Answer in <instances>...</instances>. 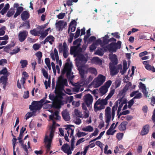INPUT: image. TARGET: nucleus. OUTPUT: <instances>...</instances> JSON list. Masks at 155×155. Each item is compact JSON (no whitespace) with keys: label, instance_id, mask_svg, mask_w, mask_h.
Listing matches in <instances>:
<instances>
[{"label":"nucleus","instance_id":"nucleus-43","mask_svg":"<svg viewBox=\"0 0 155 155\" xmlns=\"http://www.w3.org/2000/svg\"><path fill=\"white\" fill-rule=\"evenodd\" d=\"M64 85L62 83H57L56 86V89L58 88L59 90H61L63 89Z\"/></svg>","mask_w":155,"mask_h":155},{"label":"nucleus","instance_id":"nucleus-13","mask_svg":"<svg viewBox=\"0 0 155 155\" xmlns=\"http://www.w3.org/2000/svg\"><path fill=\"white\" fill-rule=\"evenodd\" d=\"M61 150L68 155L71 154L72 152L68 144L67 143L64 144L61 147Z\"/></svg>","mask_w":155,"mask_h":155},{"label":"nucleus","instance_id":"nucleus-48","mask_svg":"<svg viewBox=\"0 0 155 155\" xmlns=\"http://www.w3.org/2000/svg\"><path fill=\"white\" fill-rule=\"evenodd\" d=\"M87 134L86 133L84 132H81L78 131V132L76 134V135L78 137H84Z\"/></svg>","mask_w":155,"mask_h":155},{"label":"nucleus","instance_id":"nucleus-42","mask_svg":"<svg viewBox=\"0 0 155 155\" xmlns=\"http://www.w3.org/2000/svg\"><path fill=\"white\" fill-rule=\"evenodd\" d=\"M69 34V38L68 39V43H71L73 39L74 36V34L71 32Z\"/></svg>","mask_w":155,"mask_h":155},{"label":"nucleus","instance_id":"nucleus-4","mask_svg":"<svg viewBox=\"0 0 155 155\" xmlns=\"http://www.w3.org/2000/svg\"><path fill=\"white\" fill-rule=\"evenodd\" d=\"M80 43L78 44L76 46H72L70 49V54L71 55H73L74 57L78 58L82 53L81 48L80 47Z\"/></svg>","mask_w":155,"mask_h":155},{"label":"nucleus","instance_id":"nucleus-38","mask_svg":"<svg viewBox=\"0 0 155 155\" xmlns=\"http://www.w3.org/2000/svg\"><path fill=\"white\" fill-rule=\"evenodd\" d=\"M74 25V26H76L77 25V22L75 20H73L71 21L70 24L69 25V27L68 29V34L70 33V26H72V25Z\"/></svg>","mask_w":155,"mask_h":155},{"label":"nucleus","instance_id":"nucleus-11","mask_svg":"<svg viewBox=\"0 0 155 155\" xmlns=\"http://www.w3.org/2000/svg\"><path fill=\"white\" fill-rule=\"evenodd\" d=\"M109 58L111 62L109 63V65H117L118 62V60L117 55L113 54L109 55Z\"/></svg>","mask_w":155,"mask_h":155},{"label":"nucleus","instance_id":"nucleus-25","mask_svg":"<svg viewBox=\"0 0 155 155\" xmlns=\"http://www.w3.org/2000/svg\"><path fill=\"white\" fill-rule=\"evenodd\" d=\"M24 10V8L21 6H19L17 8V10L15 14L14 17L16 18L17 16L20 15Z\"/></svg>","mask_w":155,"mask_h":155},{"label":"nucleus","instance_id":"nucleus-49","mask_svg":"<svg viewBox=\"0 0 155 155\" xmlns=\"http://www.w3.org/2000/svg\"><path fill=\"white\" fill-rule=\"evenodd\" d=\"M20 51V49L19 48L14 49L12 51V52H10V54L11 55L15 54L18 53Z\"/></svg>","mask_w":155,"mask_h":155},{"label":"nucleus","instance_id":"nucleus-22","mask_svg":"<svg viewBox=\"0 0 155 155\" xmlns=\"http://www.w3.org/2000/svg\"><path fill=\"white\" fill-rule=\"evenodd\" d=\"M77 59L79 61L83 62L85 64L87 62L88 60V57L86 56L85 57V56L82 54L80 55Z\"/></svg>","mask_w":155,"mask_h":155},{"label":"nucleus","instance_id":"nucleus-58","mask_svg":"<svg viewBox=\"0 0 155 155\" xmlns=\"http://www.w3.org/2000/svg\"><path fill=\"white\" fill-rule=\"evenodd\" d=\"M126 92V91L125 90L123 89L120 92L119 95L120 96H122V97H123V98L125 95ZM123 100H124L123 99Z\"/></svg>","mask_w":155,"mask_h":155},{"label":"nucleus","instance_id":"nucleus-8","mask_svg":"<svg viewBox=\"0 0 155 155\" xmlns=\"http://www.w3.org/2000/svg\"><path fill=\"white\" fill-rule=\"evenodd\" d=\"M42 107V104H39L38 101H34L31 103V105L29 106V108L31 111H35L40 110Z\"/></svg>","mask_w":155,"mask_h":155},{"label":"nucleus","instance_id":"nucleus-61","mask_svg":"<svg viewBox=\"0 0 155 155\" xmlns=\"http://www.w3.org/2000/svg\"><path fill=\"white\" fill-rule=\"evenodd\" d=\"M48 143L47 144L46 146V147L47 148L46 151L47 152H49L50 149L51 147V143L50 141L49 142H47Z\"/></svg>","mask_w":155,"mask_h":155},{"label":"nucleus","instance_id":"nucleus-46","mask_svg":"<svg viewBox=\"0 0 155 155\" xmlns=\"http://www.w3.org/2000/svg\"><path fill=\"white\" fill-rule=\"evenodd\" d=\"M74 113L75 115L77 116V117H82V114L80 112L78 109H75L74 110Z\"/></svg>","mask_w":155,"mask_h":155},{"label":"nucleus","instance_id":"nucleus-5","mask_svg":"<svg viewBox=\"0 0 155 155\" xmlns=\"http://www.w3.org/2000/svg\"><path fill=\"white\" fill-rule=\"evenodd\" d=\"M72 64L67 62L65 64L64 68L63 70L62 71V74H64L66 72V76L68 78L70 79L71 74H73V73L71 74Z\"/></svg>","mask_w":155,"mask_h":155},{"label":"nucleus","instance_id":"nucleus-7","mask_svg":"<svg viewBox=\"0 0 155 155\" xmlns=\"http://www.w3.org/2000/svg\"><path fill=\"white\" fill-rule=\"evenodd\" d=\"M116 65H109L110 74L112 76L116 75L119 72V70L122 69L121 64H118L117 66H115Z\"/></svg>","mask_w":155,"mask_h":155},{"label":"nucleus","instance_id":"nucleus-12","mask_svg":"<svg viewBox=\"0 0 155 155\" xmlns=\"http://www.w3.org/2000/svg\"><path fill=\"white\" fill-rule=\"evenodd\" d=\"M139 91L137 90L135 91L132 92L130 94L131 97H134L133 98V99H140L143 97L141 93L139 92Z\"/></svg>","mask_w":155,"mask_h":155},{"label":"nucleus","instance_id":"nucleus-60","mask_svg":"<svg viewBox=\"0 0 155 155\" xmlns=\"http://www.w3.org/2000/svg\"><path fill=\"white\" fill-rule=\"evenodd\" d=\"M5 28V26H3L2 28H0V36L4 35L5 34L4 30Z\"/></svg>","mask_w":155,"mask_h":155},{"label":"nucleus","instance_id":"nucleus-57","mask_svg":"<svg viewBox=\"0 0 155 155\" xmlns=\"http://www.w3.org/2000/svg\"><path fill=\"white\" fill-rule=\"evenodd\" d=\"M75 123L78 125L80 124L81 122V120L79 118V117H76V120H74Z\"/></svg>","mask_w":155,"mask_h":155},{"label":"nucleus","instance_id":"nucleus-1","mask_svg":"<svg viewBox=\"0 0 155 155\" xmlns=\"http://www.w3.org/2000/svg\"><path fill=\"white\" fill-rule=\"evenodd\" d=\"M121 45V42L119 41L117 43L111 42L106 46L102 45L101 47L103 48L105 52L108 51L110 52H115L118 49H120Z\"/></svg>","mask_w":155,"mask_h":155},{"label":"nucleus","instance_id":"nucleus-33","mask_svg":"<svg viewBox=\"0 0 155 155\" xmlns=\"http://www.w3.org/2000/svg\"><path fill=\"white\" fill-rule=\"evenodd\" d=\"M36 111H33L32 112H28L26 115V119L27 120L31 117L32 116H35Z\"/></svg>","mask_w":155,"mask_h":155},{"label":"nucleus","instance_id":"nucleus-52","mask_svg":"<svg viewBox=\"0 0 155 155\" xmlns=\"http://www.w3.org/2000/svg\"><path fill=\"white\" fill-rule=\"evenodd\" d=\"M111 81L110 80H109L106 82L104 85V86L108 89V88L110 87V86L111 85Z\"/></svg>","mask_w":155,"mask_h":155},{"label":"nucleus","instance_id":"nucleus-3","mask_svg":"<svg viewBox=\"0 0 155 155\" xmlns=\"http://www.w3.org/2000/svg\"><path fill=\"white\" fill-rule=\"evenodd\" d=\"M108 99L106 97L105 99H98L95 103L94 108L95 112L104 109L105 108V105H107L108 103Z\"/></svg>","mask_w":155,"mask_h":155},{"label":"nucleus","instance_id":"nucleus-28","mask_svg":"<svg viewBox=\"0 0 155 155\" xmlns=\"http://www.w3.org/2000/svg\"><path fill=\"white\" fill-rule=\"evenodd\" d=\"M48 42H49L50 45H52L53 42L54 41V38L51 35H50L46 38Z\"/></svg>","mask_w":155,"mask_h":155},{"label":"nucleus","instance_id":"nucleus-45","mask_svg":"<svg viewBox=\"0 0 155 155\" xmlns=\"http://www.w3.org/2000/svg\"><path fill=\"white\" fill-rule=\"evenodd\" d=\"M64 21H63L60 20L58 22L56 23V27L60 29L61 28V26L62 25Z\"/></svg>","mask_w":155,"mask_h":155},{"label":"nucleus","instance_id":"nucleus-20","mask_svg":"<svg viewBox=\"0 0 155 155\" xmlns=\"http://www.w3.org/2000/svg\"><path fill=\"white\" fill-rule=\"evenodd\" d=\"M62 116L65 121H68L70 119L69 113L66 110H64L62 112Z\"/></svg>","mask_w":155,"mask_h":155},{"label":"nucleus","instance_id":"nucleus-63","mask_svg":"<svg viewBox=\"0 0 155 155\" xmlns=\"http://www.w3.org/2000/svg\"><path fill=\"white\" fill-rule=\"evenodd\" d=\"M40 34H41V35L40 37L42 38H44L47 35L48 32H47L45 31L43 32Z\"/></svg>","mask_w":155,"mask_h":155},{"label":"nucleus","instance_id":"nucleus-18","mask_svg":"<svg viewBox=\"0 0 155 155\" xmlns=\"http://www.w3.org/2000/svg\"><path fill=\"white\" fill-rule=\"evenodd\" d=\"M67 127L65 128L66 130H67L68 136H69L70 133V137H71L72 136H73L74 132V129L71 128V127L73 126L71 125H67L66 126Z\"/></svg>","mask_w":155,"mask_h":155},{"label":"nucleus","instance_id":"nucleus-2","mask_svg":"<svg viewBox=\"0 0 155 155\" xmlns=\"http://www.w3.org/2000/svg\"><path fill=\"white\" fill-rule=\"evenodd\" d=\"M126 103V100H123V97L120 98L115 103L112 109V120H113L114 118L115 111L117 110L118 104H120L117 111V115L119 114L121 110V108L124 104Z\"/></svg>","mask_w":155,"mask_h":155},{"label":"nucleus","instance_id":"nucleus-35","mask_svg":"<svg viewBox=\"0 0 155 155\" xmlns=\"http://www.w3.org/2000/svg\"><path fill=\"white\" fill-rule=\"evenodd\" d=\"M20 63L21 64V68H22L26 67L28 64V61L25 60H21Z\"/></svg>","mask_w":155,"mask_h":155},{"label":"nucleus","instance_id":"nucleus-64","mask_svg":"<svg viewBox=\"0 0 155 155\" xmlns=\"http://www.w3.org/2000/svg\"><path fill=\"white\" fill-rule=\"evenodd\" d=\"M40 48V46L39 45L37 44H35L33 45V48L35 50H38Z\"/></svg>","mask_w":155,"mask_h":155},{"label":"nucleus","instance_id":"nucleus-32","mask_svg":"<svg viewBox=\"0 0 155 155\" xmlns=\"http://www.w3.org/2000/svg\"><path fill=\"white\" fill-rule=\"evenodd\" d=\"M8 79L7 76H1L0 78L1 83H2V84H7Z\"/></svg>","mask_w":155,"mask_h":155},{"label":"nucleus","instance_id":"nucleus-37","mask_svg":"<svg viewBox=\"0 0 155 155\" xmlns=\"http://www.w3.org/2000/svg\"><path fill=\"white\" fill-rule=\"evenodd\" d=\"M104 51L103 48H101L100 49L97 50L95 52V54L98 55L102 56L104 54Z\"/></svg>","mask_w":155,"mask_h":155},{"label":"nucleus","instance_id":"nucleus-15","mask_svg":"<svg viewBox=\"0 0 155 155\" xmlns=\"http://www.w3.org/2000/svg\"><path fill=\"white\" fill-rule=\"evenodd\" d=\"M54 54L52 52L51 53L50 55L53 61H55L56 59L57 62L58 63L59 60V58L58 52L56 48L54 49Z\"/></svg>","mask_w":155,"mask_h":155},{"label":"nucleus","instance_id":"nucleus-31","mask_svg":"<svg viewBox=\"0 0 155 155\" xmlns=\"http://www.w3.org/2000/svg\"><path fill=\"white\" fill-rule=\"evenodd\" d=\"M89 73L94 74L95 76L97 74V71L96 69L94 68L90 67L88 68Z\"/></svg>","mask_w":155,"mask_h":155},{"label":"nucleus","instance_id":"nucleus-40","mask_svg":"<svg viewBox=\"0 0 155 155\" xmlns=\"http://www.w3.org/2000/svg\"><path fill=\"white\" fill-rule=\"evenodd\" d=\"M30 32L31 35L35 36L38 35L39 34H40L39 32L37 31L36 29H34L32 30H31Z\"/></svg>","mask_w":155,"mask_h":155},{"label":"nucleus","instance_id":"nucleus-39","mask_svg":"<svg viewBox=\"0 0 155 155\" xmlns=\"http://www.w3.org/2000/svg\"><path fill=\"white\" fill-rule=\"evenodd\" d=\"M145 68L148 70H151L153 72H155V68L150 65H146L145 66Z\"/></svg>","mask_w":155,"mask_h":155},{"label":"nucleus","instance_id":"nucleus-26","mask_svg":"<svg viewBox=\"0 0 155 155\" xmlns=\"http://www.w3.org/2000/svg\"><path fill=\"white\" fill-rule=\"evenodd\" d=\"M25 27L26 29H29L30 28V24L28 20L25 21L22 23L20 26V28Z\"/></svg>","mask_w":155,"mask_h":155},{"label":"nucleus","instance_id":"nucleus-10","mask_svg":"<svg viewBox=\"0 0 155 155\" xmlns=\"http://www.w3.org/2000/svg\"><path fill=\"white\" fill-rule=\"evenodd\" d=\"M105 77L103 75L100 74L98 75L96 81L95 85L97 87L101 85L105 81Z\"/></svg>","mask_w":155,"mask_h":155},{"label":"nucleus","instance_id":"nucleus-29","mask_svg":"<svg viewBox=\"0 0 155 155\" xmlns=\"http://www.w3.org/2000/svg\"><path fill=\"white\" fill-rule=\"evenodd\" d=\"M123 69L122 71H120L122 74H124L127 71V63L126 61H124L123 62Z\"/></svg>","mask_w":155,"mask_h":155},{"label":"nucleus","instance_id":"nucleus-62","mask_svg":"<svg viewBox=\"0 0 155 155\" xmlns=\"http://www.w3.org/2000/svg\"><path fill=\"white\" fill-rule=\"evenodd\" d=\"M58 51L59 53L63 51V47L62 43H60L58 46Z\"/></svg>","mask_w":155,"mask_h":155},{"label":"nucleus","instance_id":"nucleus-16","mask_svg":"<svg viewBox=\"0 0 155 155\" xmlns=\"http://www.w3.org/2000/svg\"><path fill=\"white\" fill-rule=\"evenodd\" d=\"M150 130V126L148 124H146L144 126L140 132L141 135L143 136L147 135L149 133Z\"/></svg>","mask_w":155,"mask_h":155},{"label":"nucleus","instance_id":"nucleus-54","mask_svg":"<svg viewBox=\"0 0 155 155\" xmlns=\"http://www.w3.org/2000/svg\"><path fill=\"white\" fill-rule=\"evenodd\" d=\"M68 55V50H63V56L64 57L66 58Z\"/></svg>","mask_w":155,"mask_h":155},{"label":"nucleus","instance_id":"nucleus-34","mask_svg":"<svg viewBox=\"0 0 155 155\" xmlns=\"http://www.w3.org/2000/svg\"><path fill=\"white\" fill-rule=\"evenodd\" d=\"M82 130L85 131H88L89 132H91L93 130V128L91 126H88L82 128Z\"/></svg>","mask_w":155,"mask_h":155},{"label":"nucleus","instance_id":"nucleus-21","mask_svg":"<svg viewBox=\"0 0 155 155\" xmlns=\"http://www.w3.org/2000/svg\"><path fill=\"white\" fill-rule=\"evenodd\" d=\"M30 16L29 13L27 11L22 12L21 15V18L23 21H25L28 19Z\"/></svg>","mask_w":155,"mask_h":155},{"label":"nucleus","instance_id":"nucleus-59","mask_svg":"<svg viewBox=\"0 0 155 155\" xmlns=\"http://www.w3.org/2000/svg\"><path fill=\"white\" fill-rule=\"evenodd\" d=\"M134 99L132 98L128 102V107L130 108L131 107L134 103Z\"/></svg>","mask_w":155,"mask_h":155},{"label":"nucleus","instance_id":"nucleus-50","mask_svg":"<svg viewBox=\"0 0 155 155\" xmlns=\"http://www.w3.org/2000/svg\"><path fill=\"white\" fill-rule=\"evenodd\" d=\"M96 44H92L89 47V49L91 52H93L96 48Z\"/></svg>","mask_w":155,"mask_h":155},{"label":"nucleus","instance_id":"nucleus-9","mask_svg":"<svg viewBox=\"0 0 155 155\" xmlns=\"http://www.w3.org/2000/svg\"><path fill=\"white\" fill-rule=\"evenodd\" d=\"M110 108L109 107H106L105 110V122L107 124V126L109 124V123L110 121L111 118H112V115L111 114Z\"/></svg>","mask_w":155,"mask_h":155},{"label":"nucleus","instance_id":"nucleus-44","mask_svg":"<svg viewBox=\"0 0 155 155\" xmlns=\"http://www.w3.org/2000/svg\"><path fill=\"white\" fill-rule=\"evenodd\" d=\"M42 72L44 76L47 79L48 78V73L47 71L44 68L42 69Z\"/></svg>","mask_w":155,"mask_h":155},{"label":"nucleus","instance_id":"nucleus-41","mask_svg":"<svg viewBox=\"0 0 155 155\" xmlns=\"http://www.w3.org/2000/svg\"><path fill=\"white\" fill-rule=\"evenodd\" d=\"M15 11H13V8H11L7 13V16L8 17H10L14 14Z\"/></svg>","mask_w":155,"mask_h":155},{"label":"nucleus","instance_id":"nucleus-53","mask_svg":"<svg viewBox=\"0 0 155 155\" xmlns=\"http://www.w3.org/2000/svg\"><path fill=\"white\" fill-rule=\"evenodd\" d=\"M80 29L78 28H77L75 32V35L74 36L75 39L77 38L79 36L80 33Z\"/></svg>","mask_w":155,"mask_h":155},{"label":"nucleus","instance_id":"nucleus-51","mask_svg":"<svg viewBox=\"0 0 155 155\" xmlns=\"http://www.w3.org/2000/svg\"><path fill=\"white\" fill-rule=\"evenodd\" d=\"M124 135V134L122 133H119L117 134L116 137L118 140H121Z\"/></svg>","mask_w":155,"mask_h":155},{"label":"nucleus","instance_id":"nucleus-36","mask_svg":"<svg viewBox=\"0 0 155 155\" xmlns=\"http://www.w3.org/2000/svg\"><path fill=\"white\" fill-rule=\"evenodd\" d=\"M15 45V44L13 42L12 43L9 44L5 46L4 48V49L5 51L7 52L8 50L12 47H14Z\"/></svg>","mask_w":155,"mask_h":155},{"label":"nucleus","instance_id":"nucleus-47","mask_svg":"<svg viewBox=\"0 0 155 155\" xmlns=\"http://www.w3.org/2000/svg\"><path fill=\"white\" fill-rule=\"evenodd\" d=\"M115 91L114 89H113L111 90L109 93L108 95L106 97V98L108 100L114 94Z\"/></svg>","mask_w":155,"mask_h":155},{"label":"nucleus","instance_id":"nucleus-27","mask_svg":"<svg viewBox=\"0 0 155 155\" xmlns=\"http://www.w3.org/2000/svg\"><path fill=\"white\" fill-rule=\"evenodd\" d=\"M109 37L107 35H106L105 36L103 37V41L102 44L101 45H103L105 46V45L108 44L109 43Z\"/></svg>","mask_w":155,"mask_h":155},{"label":"nucleus","instance_id":"nucleus-23","mask_svg":"<svg viewBox=\"0 0 155 155\" xmlns=\"http://www.w3.org/2000/svg\"><path fill=\"white\" fill-rule=\"evenodd\" d=\"M128 122L127 121H123L119 126V129L121 131L125 130L126 129V126Z\"/></svg>","mask_w":155,"mask_h":155},{"label":"nucleus","instance_id":"nucleus-14","mask_svg":"<svg viewBox=\"0 0 155 155\" xmlns=\"http://www.w3.org/2000/svg\"><path fill=\"white\" fill-rule=\"evenodd\" d=\"M28 33L26 31H23L18 34L19 40L21 42H23L26 38Z\"/></svg>","mask_w":155,"mask_h":155},{"label":"nucleus","instance_id":"nucleus-55","mask_svg":"<svg viewBox=\"0 0 155 155\" xmlns=\"http://www.w3.org/2000/svg\"><path fill=\"white\" fill-rule=\"evenodd\" d=\"M82 39L80 38L75 40L73 42V45H78V44L80 43Z\"/></svg>","mask_w":155,"mask_h":155},{"label":"nucleus","instance_id":"nucleus-30","mask_svg":"<svg viewBox=\"0 0 155 155\" xmlns=\"http://www.w3.org/2000/svg\"><path fill=\"white\" fill-rule=\"evenodd\" d=\"M99 91L100 93L102 94V95H103L107 92L108 89L103 86L99 89Z\"/></svg>","mask_w":155,"mask_h":155},{"label":"nucleus","instance_id":"nucleus-56","mask_svg":"<svg viewBox=\"0 0 155 155\" xmlns=\"http://www.w3.org/2000/svg\"><path fill=\"white\" fill-rule=\"evenodd\" d=\"M131 85L132 84L131 83L129 82L125 85L123 89L127 91L128 90L129 87L131 86Z\"/></svg>","mask_w":155,"mask_h":155},{"label":"nucleus","instance_id":"nucleus-6","mask_svg":"<svg viewBox=\"0 0 155 155\" xmlns=\"http://www.w3.org/2000/svg\"><path fill=\"white\" fill-rule=\"evenodd\" d=\"M83 101L87 104V106L88 107L90 108L92 107L93 98L90 94H86L83 97Z\"/></svg>","mask_w":155,"mask_h":155},{"label":"nucleus","instance_id":"nucleus-19","mask_svg":"<svg viewBox=\"0 0 155 155\" xmlns=\"http://www.w3.org/2000/svg\"><path fill=\"white\" fill-rule=\"evenodd\" d=\"M59 112L58 111H55L53 114L49 116V118L52 120H53L54 119L57 120H59L61 118V117L59 115Z\"/></svg>","mask_w":155,"mask_h":155},{"label":"nucleus","instance_id":"nucleus-17","mask_svg":"<svg viewBox=\"0 0 155 155\" xmlns=\"http://www.w3.org/2000/svg\"><path fill=\"white\" fill-rule=\"evenodd\" d=\"M79 71L81 78L82 79H84V74H87L88 72H89L88 71V68L86 70H85L82 68H79Z\"/></svg>","mask_w":155,"mask_h":155},{"label":"nucleus","instance_id":"nucleus-24","mask_svg":"<svg viewBox=\"0 0 155 155\" xmlns=\"http://www.w3.org/2000/svg\"><path fill=\"white\" fill-rule=\"evenodd\" d=\"M54 133L50 132L49 138H48V136H46L44 139V142L46 143L47 142H49L50 141L51 143L52 138L54 136Z\"/></svg>","mask_w":155,"mask_h":155}]
</instances>
